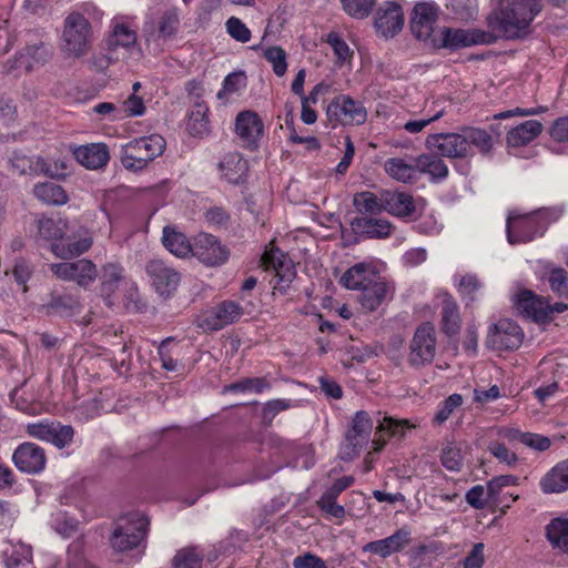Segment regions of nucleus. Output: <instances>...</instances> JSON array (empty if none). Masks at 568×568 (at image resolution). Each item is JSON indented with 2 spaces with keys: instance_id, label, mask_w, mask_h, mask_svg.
<instances>
[{
  "instance_id": "f257e3e1",
  "label": "nucleus",
  "mask_w": 568,
  "mask_h": 568,
  "mask_svg": "<svg viewBox=\"0 0 568 568\" xmlns=\"http://www.w3.org/2000/svg\"><path fill=\"white\" fill-rule=\"evenodd\" d=\"M425 145L428 150L448 159H467L474 155V149L483 155H489L494 148V140L484 129L462 126L458 132L427 135Z\"/></svg>"
},
{
  "instance_id": "f03ea898",
  "label": "nucleus",
  "mask_w": 568,
  "mask_h": 568,
  "mask_svg": "<svg viewBox=\"0 0 568 568\" xmlns=\"http://www.w3.org/2000/svg\"><path fill=\"white\" fill-rule=\"evenodd\" d=\"M541 8L540 0H506L487 17V24L497 40L518 39L528 32Z\"/></svg>"
},
{
  "instance_id": "7ed1b4c3",
  "label": "nucleus",
  "mask_w": 568,
  "mask_h": 568,
  "mask_svg": "<svg viewBox=\"0 0 568 568\" xmlns=\"http://www.w3.org/2000/svg\"><path fill=\"white\" fill-rule=\"evenodd\" d=\"M93 31L90 21L79 12H71L63 22L61 51L68 58L79 59L92 49Z\"/></svg>"
},
{
  "instance_id": "20e7f679",
  "label": "nucleus",
  "mask_w": 568,
  "mask_h": 568,
  "mask_svg": "<svg viewBox=\"0 0 568 568\" xmlns=\"http://www.w3.org/2000/svg\"><path fill=\"white\" fill-rule=\"evenodd\" d=\"M166 142L162 135L151 134L134 139L123 145L122 165L131 171H139L160 156L165 150Z\"/></svg>"
},
{
  "instance_id": "39448f33",
  "label": "nucleus",
  "mask_w": 568,
  "mask_h": 568,
  "mask_svg": "<svg viewBox=\"0 0 568 568\" xmlns=\"http://www.w3.org/2000/svg\"><path fill=\"white\" fill-rule=\"evenodd\" d=\"M328 121L336 126L341 125H361L367 119L366 108L361 101L352 97L341 94L334 98L326 109Z\"/></svg>"
},
{
  "instance_id": "423d86ee",
  "label": "nucleus",
  "mask_w": 568,
  "mask_h": 568,
  "mask_svg": "<svg viewBox=\"0 0 568 568\" xmlns=\"http://www.w3.org/2000/svg\"><path fill=\"white\" fill-rule=\"evenodd\" d=\"M436 354V331L433 324H420L410 341L408 363L413 367H423L430 364Z\"/></svg>"
},
{
  "instance_id": "0eeeda50",
  "label": "nucleus",
  "mask_w": 568,
  "mask_h": 568,
  "mask_svg": "<svg viewBox=\"0 0 568 568\" xmlns=\"http://www.w3.org/2000/svg\"><path fill=\"white\" fill-rule=\"evenodd\" d=\"M560 211L544 209L536 213H530L521 216L509 215L507 219V239L510 244L527 242L532 240L535 232H524L535 227L540 221L549 222L556 220L560 215Z\"/></svg>"
},
{
  "instance_id": "6e6552de",
  "label": "nucleus",
  "mask_w": 568,
  "mask_h": 568,
  "mask_svg": "<svg viewBox=\"0 0 568 568\" xmlns=\"http://www.w3.org/2000/svg\"><path fill=\"white\" fill-rule=\"evenodd\" d=\"M50 270L59 280L75 282L84 288L89 287L98 277L97 265L88 258L53 263L50 265Z\"/></svg>"
},
{
  "instance_id": "1a4fd4ad",
  "label": "nucleus",
  "mask_w": 568,
  "mask_h": 568,
  "mask_svg": "<svg viewBox=\"0 0 568 568\" xmlns=\"http://www.w3.org/2000/svg\"><path fill=\"white\" fill-rule=\"evenodd\" d=\"M523 341L524 332L519 325L511 320L503 318L490 326L486 345L498 351H511L520 347Z\"/></svg>"
},
{
  "instance_id": "9d476101",
  "label": "nucleus",
  "mask_w": 568,
  "mask_h": 568,
  "mask_svg": "<svg viewBox=\"0 0 568 568\" xmlns=\"http://www.w3.org/2000/svg\"><path fill=\"white\" fill-rule=\"evenodd\" d=\"M146 527L148 521L140 517L116 526L110 538L111 547L120 552L138 547L145 537Z\"/></svg>"
},
{
  "instance_id": "9b49d317",
  "label": "nucleus",
  "mask_w": 568,
  "mask_h": 568,
  "mask_svg": "<svg viewBox=\"0 0 568 568\" xmlns=\"http://www.w3.org/2000/svg\"><path fill=\"white\" fill-rule=\"evenodd\" d=\"M192 255L207 266H219L229 260L230 251L216 236L200 233L194 240Z\"/></svg>"
},
{
  "instance_id": "f8f14e48",
  "label": "nucleus",
  "mask_w": 568,
  "mask_h": 568,
  "mask_svg": "<svg viewBox=\"0 0 568 568\" xmlns=\"http://www.w3.org/2000/svg\"><path fill=\"white\" fill-rule=\"evenodd\" d=\"M497 37L489 31L479 29L464 30L445 28L442 31V47L458 49L477 44H493Z\"/></svg>"
},
{
  "instance_id": "ddd939ff",
  "label": "nucleus",
  "mask_w": 568,
  "mask_h": 568,
  "mask_svg": "<svg viewBox=\"0 0 568 568\" xmlns=\"http://www.w3.org/2000/svg\"><path fill=\"white\" fill-rule=\"evenodd\" d=\"M235 133L244 148L254 151L264 134L263 121L254 111H242L235 119Z\"/></svg>"
},
{
  "instance_id": "4468645a",
  "label": "nucleus",
  "mask_w": 568,
  "mask_h": 568,
  "mask_svg": "<svg viewBox=\"0 0 568 568\" xmlns=\"http://www.w3.org/2000/svg\"><path fill=\"white\" fill-rule=\"evenodd\" d=\"M151 284L161 296H170L179 286L180 273L162 260H152L146 264Z\"/></svg>"
},
{
  "instance_id": "2eb2a0df",
  "label": "nucleus",
  "mask_w": 568,
  "mask_h": 568,
  "mask_svg": "<svg viewBox=\"0 0 568 568\" xmlns=\"http://www.w3.org/2000/svg\"><path fill=\"white\" fill-rule=\"evenodd\" d=\"M243 315V307L234 301H223L204 314L201 326L209 331H219L237 322Z\"/></svg>"
},
{
  "instance_id": "dca6fc26",
  "label": "nucleus",
  "mask_w": 568,
  "mask_h": 568,
  "mask_svg": "<svg viewBox=\"0 0 568 568\" xmlns=\"http://www.w3.org/2000/svg\"><path fill=\"white\" fill-rule=\"evenodd\" d=\"M12 462L22 473L39 474L45 467L47 457L40 446L33 443H22L13 452Z\"/></svg>"
},
{
  "instance_id": "f3484780",
  "label": "nucleus",
  "mask_w": 568,
  "mask_h": 568,
  "mask_svg": "<svg viewBox=\"0 0 568 568\" xmlns=\"http://www.w3.org/2000/svg\"><path fill=\"white\" fill-rule=\"evenodd\" d=\"M108 51L110 53L104 60L106 65L113 59H120L118 51L124 50L122 58L125 59L128 55L133 54L136 45V33L124 23L114 24L112 32L106 39Z\"/></svg>"
},
{
  "instance_id": "a211bd4d",
  "label": "nucleus",
  "mask_w": 568,
  "mask_h": 568,
  "mask_svg": "<svg viewBox=\"0 0 568 568\" xmlns=\"http://www.w3.org/2000/svg\"><path fill=\"white\" fill-rule=\"evenodd\" d=\"M438 12L434 4L422 2L414 7L410 18V30L418 40H428L434 31V24L437 21Z\"/></svg>"
},
{
  "instance_id": "6ab92c4d",
  "label": "nucleus",
  "mask_w": 568,
  "mask_h": 568,
  "mask_svg": "<svg viewBox=\"0 0 568 568\" xmlns=\"http://www.w3.org/2000/svg\"><path fill=\"white\" fill-rule=\"evenodd\" d=\"M410 541V530L403 527L384 539L367 542L363 546L362 550L386 558L395 552L402 551Z\"/></svg>"
},
{
  "instance_id": "aec40b11",
  "label": "nucleus",
  "mask_w": 568,
  "mask_h": 568,
  "mask_svg": "<svg viewBox=\"0 0 568 568\" xmlns=\"http://www.w3.org/2000/svg\"><path fill=\"white\" fill-rule=\"evenodd\" d=\"M404 26V13L399 4L388 2L385 7L377 10L375 16V27L385 38H393Z\"/></svg>"
},
{
  "instance_id": "412c9836",
  "label": "nucleus",
  "mask_w": 568,
  "mask_h": 568,
  "mask_svg": "<svg viewBox=\"0 0 568 568\" xmlns=\"http://www.w3.org/2000/svg\"><path fill=\"white\" fill-rule=\"evenodd\" d=\"M349 224L355 234L365 239H387L394 231V225L384 217L355 216Z\"/></svg>"
},
{
  "instance_id": "4be33fe9",
  "label": "nucleus",
  "mask_w": 568,
  "mask_h": 568,
  "mask_svg": "<svg viewBox=\"0 0 568 568\" xmlns=\"http://www.w3.org/2000/svg\"><path fill=\"white\" fill-rule=\"evenodd\" d=\"M517 312L537 323H544L549 320V310L547 302L534 294L531 291L525 290L517 295L515 302Z\"/></svg>"
},
{
  "instance_id": "5701e85b",
  "label": "nucleus",
  "mask_w": 568,
  "mask_h": 568,
  "mask_svg": "<svg viewBox=\"0 0 568 568\" xmlns=\"http://www.w3.org/2000/svg\"><path fill=\"white\" fill-rule=\"evenodd\" d=\"M384 212L397 217L413 216L416 211L415 200L406 192L383 190Z\"/></svg>"
},
{
  "instance_id": "b1692460",
  "label": "nucleus",
  "mask_w": 568,
  "mask_h": 568,
  "mask_svg": "<svg viewBox=\"0 0 568 568\" xmlns=\"http://www.w3.org/2000/svg\"><path fill=\"white\" fill-rule=\"evenodd\" d=\"M373 429V420L365 410L355 413L352 428L346 433L347 447H351L354 454L367 444L369 434Z\"/></svg>"
},
{
  "instance_id": "393cba45",
  "label": "nucleus",
  "mask_w": 568,
  "mask_h": 568,
  "mask_svg": "<svg viewBox=\"0 0 568 568\" xmlns=\"http://www.w3.org/2000/svg\"><path fill=\"white\" fill-rule=\"evenodd\" d=\"M75 160L87 169L97 170L110 160L109 149L104 143L80 145L73 151Z\"/></svg>"
},
{
  "instance_id": "a878e982",
  "label": "nucleus",
  "mask_w": 568,
  "mask_h": 568,
  "mask_svg": "<svg viewBox=\"0 0 568 568\" xmlns=\"http://www.w3.org/2000/svg\"><path fill=\"white\" fill-rule=\"evenodd\" d=\"M389 293V285L377 275L362 290L359 303L366 312H374L388 297Z\"/></svg>"
},
{
  "instance_id": "bb28decb",
  "label": "nucleus",
  "mask_w": 568,
  "mask_h": 568,
  "mask_svg": "<svg viewBox=\"0 0 568 568\" xmlns=\"http://www.w3.org/2000/svg\"><path fill=\"white\" fill-rule=\"evenodd\" d=\"M415 163L416 174H426L432 182H440L448 176V166L437 152L422 153L415 158Z\"/></svg>"
},
{
  "instance_id": "cd10ccee",
  "label": "nucleus",
  "mask_w": 568,
  "mask_h": 568,
  "mask_svg": "<svg viewBox=\"0 0 568 568\" xmlns=\"http://www.w3.org/2000/svg\"><path fill=\"white\" fill-rule=\"evenodd\" d=\"M223 178L232 184H240L246 180L248 164L237 152L227 153L219 163Z\"/></svg>"
},
{
  "instance_id": "c85d7f7f",
  "label": "nucleus",
  "mask_w": 568,
  "mask_h": 568,
  "mask_svg": "<svg viewBox=\"0 0 568 568\" xmlns=\"http://www.w3.org/2000/svg\"><path fill=\"white\" fill-rule=\"evenodd\" d=\"M162 243L170 253L178 257L184 258L193 254L194 243L191 244L185 234L174 226L163 227Z\"/></svg>"
},
{
  "instance_id": "c756f323",
  "label": "nucleus",
  "mask_w": 568,
  "mask_h": 568,
  "mask_svg": "<svg viewBox=\"0 0 568 568\" xmlns=\"http://www.w3.org/2000/svg\"><path fill=\"white\" fill-rule=\"evenodd\" d=\"M541 132V122L538 120H527L507 133L506 142L510 148L524 146L534 141Z\"/></svg>"
},
{
  "instance_id": "7c9ffc66",
  "label": "nucleus",
  "mask_w": 568,
  "mask_h": 568,
  "mask_svg": "<svg viewBox=\"0 0 568 568\" xmlns=\"http://www.w3.org/2000/svg\"><path fill=\"white\" fill-rule=\"evenodd\" d=\"M100 293L108 305H111V297L123 278V267L119 263H106L102 266L100 274Z\"/></svg>"
},
{
  "instance_id": "2f4dec72",
  "label": "nucleus",
  "mask_w": 568,
  "mask_h": 568,
  "mask_svg": "<svg viewBox=\"0 0 568 568\" xmlns=\"http://www.w3.org/2000/svg\"><path fill=\"white\" fill-rule=\"evenodd\" d=\"M92 244V235L88 230H84L83 234L78 240L69 241L68 243H52L51 251L57 257L69 260L88 252Z\"/></svg>"
},
{
  "instance_id": "473e14b6",
  "label": "nucleus",
  "mask_w": 568,
  "mask_h": 568,
  "mask_svg": "<svg viewBox=\"0 0 568 568\" xmlns=\"http://www.w3.org/2000/svg\"><path fill=\"white\" fill-rule=\"evenodd\" d=\"M541 490L546 494L568 490V459L555 465L540 480Z\"/></svg>"
},
{
  "instance_id": "72a5a7b5",
  "label": "nucleus",
  "mask_w": 568,
  "mask_h": 568,
  "mask_svg": "<svg viewBox=\"0 0 568 568\" xmlns=\"http://www.w3.org/2000/svg\"><path fill=\"white\" fill-rule=\"evenodd\" d=\"M50 50L44 43L27 47L16 58L17 68L31 71L34 65L43 64L50 59Z\"/></svg>"
},
{
  "instance_id": "f704fd0d",
  "label": "nucleus",
  "mask_w": 568,
  "mask_h": 568,
  "mask_svg": "<svg viewBox=\"0 0 568 568\" xmlns=\"http://www.w3.org/2000/svg\"><path fill=\"white\" fill-rule=\"evenodd\" d=\"M383 190L378 193L363 191L353 196V206L359 216H368L384 212Z\"/></svg>"
},
{
  "instance_id": "c9c22d12",
  "label": "nucleus",
  "mask_w": 568,
  "mask_h": 568,
  "mask_svg": "<svg viewBox=\"0 0 568 568\" xmlns=\"http://www.w3.org/2000/svg\"><path fill=\"white\" fill-rule=\"evenodd\" d=\"M407 427V420L397 422L390 417H384L376 427V437L373 439L374 450L379 452L389 437H403Z\"/></svg>"
},
{
  "instance_id": "e433bc0d",
  "label": "nucleus",
  "mask_w": 568,
  "mask_h": 568,
  "mask_svg": "<svg viewBox=\"0 0 568 568\" xmlns=\"http://www.w3.org/2000/svg\"><path fill=\"white\" fill-rule=\"evenodd\" d=\"M34 196L47 205H64L69 201V195L65 190L55 183L43 182L38 183L33 187Z\"/></svg>"
},
{
  "instance_id": "4c0bfd02",
  "label": "nucleus",
  "mask_w": 568,
  "mask_h": 568,
  "mask_svg": "<svg viewBox=\"0 0 568 568\" xmlns=\"http://www.w3.org/2000/svg\"><path fill=\"white\" fill-rule=\"evenodd\" d=\"M48 314L60 316H74L81 313L80 301L70 294L52 295L49 303L43 306Z\"/></svg>"
},
{
  "instance_id": "58836bf2",
  "label": "nucleus",
  "mask_w": 568,
  "mask_h": 568,
  "mask_svg": "<svg viewBox=\"0 0 568 568\" xmlns=\"http://www.w3.org/2000/svg\"><path fill=\"white\" fill-rule=\"evenodd\" d=\"M376 276L377 274L368 272L364 263H358L342 275L341 283L348 290L362 291Z\"/></svg>"
},
{
  "instance_id": "ea45409f",
  "label": "nucleus",
  "mask_w": 568,
  "mask_h": 568,
  "mask_svg": "<svg viewBox=\"0 0 568 568\" xmlns=\"http://www.w3.org/2000/svg\"><path fill=\"white\" fill-rule=\"evenodd\" d=\"M546 536L555 549L568 554V518H555L546 527Z\"/></svg>"
},
{
  "instance_id": "a19ab883",
  "label": "nucleus",
  "mask_w": 568,
  "mask_h": 568,
  "mask_svg": "<svg viewBox=\"0 0 568 568\" xmlns=\"http://www.w3.org/2000/svg\"><path fill=\"white\" fill-rule=\"evenodd\" d=\"M385 171L393 179L407 183L417 179L415 161L409 164L399 158H390L385 162Z\"/></svg>"
},
{
  "instance_id": "79ce46f5",
  "label": "nucleus",
  "mask_w": 568,
  "mask_h": 568,
  "mask_svg": "<svg viewBox=\"0 0 568 568\" xmlns=\"http://www.w3.org/2000/svg\"><path fill=\"white\" fill-rule=\"evenodd\" d=\"M209 108L204 102H196L193 110L190 112L189 120L186 123L187 131L193 136H203L210 131Z\"/></svg>"
},
{
  "instance_id": "37998d69",
  "label": "nucleus",
  "mask_w": 568,
  "mask_h": 568,
  "mask_svg": "<svg viewBox=\"0 0 568 568\" xmlns=\"http://www.w3.org/2000/svg\"><path fill=\"white\" fill-rule=\"evenodd\" d=\"M465 444L448 440L443 445L440 460L443 466L450 471H459L463 467Z\"/></svg>"
},
{
  "instance_id": "c03bdc74",
  "label": "nucleus",
  "mask_w": 568,
  "mask_h": 568,
  "mask_svg": "<svg viewBox=\"0 0 568 568\" xmlns=\"http://www.w3.org/2000/svg\"><path fill=\"white\" fill-rule=\"evenodd\" d=\"M67 224L62 220H54L51 217H43L38 221V234L45 241H54L59 243L65 234Z\"/></svg>"
},
{
  "instance_id": "a18cd8bd",
  "label": "nucleus",
  "mask_w": 568,
  "mask_h": 568,
  "mask_svg": "<svg viewBox=\"0 0 568 568\" xmlns=\"http://www.w3.org/2000/svg\"><path fill=\"white\" fill-rule=\"evenodd\" d=\"M203 552L196 547H185L176 552L173 558L174 568H201Z\"/></svg>"
},
{
  "instance_id": "49530a36",
  "label": "nucleus",
  "mask_w": 568,
  "mask_h": 568,
  "mask_svg": "<svg viewBox=\"0 0 568 568\" xmlns=\"http://www.w3.org/2000/svg\"><path fill=\"white\" fill-rule=\"evenodd\" d=\"M4 557L7 568H18L32 561V548L27 544L18 542L12 546L10 552H4Z\"/></svg>"
},
{
  "instance_id": "de8ad7c7",
  "label": "nucleus",
  "mask_w": 568,
  "mask_h": 568,
  "mask_svg": "<svg viewBox=\"0 0 568 568\" xmlns=\"http://www.w3.org/2000/svg\"><path fill=\"white\" fill-rule=\"evenodd\" d=\"M459 313L455 303L446 301L442 312V329L448 336H454L459 331Z\"/></svg>"
},
{
  "instance_id": "09e8293b",
  "label": "nucleus",
  "mask_w": 568,
  "mask_h": 568,
  "mask_svg": "<svg viewBox=\"0 0 568 568\" xmlns=\"http://www.w3.org/2000/svg\"><path fill=\"white\" fill-rule=\"evenodd\" d=\"M550 290L559 297L568 300V272L562 267H551L547 276Z\"/></svg>"
},
{
  "instance_id": "8fccbe9b",
  "label": "nucleus",
  "mask_w": 568,
  "mask_h": 568,
  "mask_svg": "<svg viewBox=\"0 0 568 568\" xmlns=\"http://www.w3.org/2000/svg\"><path fill=\"white\" fill-rule=\"evenodd\" d=\"M38 175L43 174L52 179H61L67 175V163L62 160L47 161L43 158H37Z\"/></svg>"
},
{
  "instance_id": "3c124183",
  "label": "nucleus",
  "mask_w": 568,
  "mask_h": 568,
  "mask_svg": "<svg viewBox=\"0 0 568 568\" xmlns=\"http://www.w3.org/2000/svg\"><path fill=\"white\" fill-rule=\"evenodd\" d=\"M263 55L272 64L273 71L277 77L285 74L287 70L286 52L282 47H268L264 50Z\"/></svg>"
},
{
  "instance_id": "603ef678",
  "label": "nucleus",
  "mask_w": 568,
  "mask_h": 568,
  "mask_svg": "<svg viewBox=\"0 0 568 568\" xmlns=\"http://www.w3.org/2000/svg\"><path fill=\"white\" fill-rule=\"evenodd\" d=\"M180 19L174 10L166 11L158 22L159 37L162 39L173 38L179 29Z\"/></svg>"
},
{
  "instance_id": "864d4df0",
  "label": "nucleus",
  "mask_w": 568,
  "mask_h": 568,
  "mask_svg": "<svg viewBox=\"0 0 568 568\" xmlns=\"http://www.w3.org/2000/svg\"><path fill=\"white\" fill-rule=\"evenodd\" d=\"M50 434L51 435H49L48 443H51L61 449L72 442L74 430L70 425H59L52 423Z\"/></svg>"
},
{
  "instance_id": "5fc2aeb1",
  "label": "nucleus",
  "mask_w": 568,
  "mask_h": 568,
  "mask_svg": "<svg viewBox=\"0 0 568 568\" xmlns=\"http://www.w3.org/2000/svg\"><path fill=\"white\" fill-rule=\"evenodd\" d=\"M296 276L295 267L290 257L284 258L283 267H278L275 271V277L277 278L274 284V290L278 292H285L288 285L293 282Z\"/></svg>"
},
{
  "instance_id": "6e6d98bb",
  "label": "nucleus",
  "mask_w": 568,
  "mask_h": 568,
  "mask_svg": "<svg viewBox=\"0 0 568 568\" xmlns=\"http://www.w3.org/2000/svg\"><path fill=\"white\" fill-rule=\"evenodd\" d=\"M344 10L352 17L363 19L367 17L376 0H341Z\"/></svg>"
},
{
  "instance_id": "4d7b16f0",
  "label": "nucleus",
  "mask_w": 568,
  "mask_h": 568,
  "mask_svg": "<svg viewBox=\"0 0 568 568\" xmlns=\"http://www.w3.org/2000/svg\"><path fill=\"white\" fill-rule=\"evenodd\" d=\"M10 164L14 172L19 174L38 175L37 159L33 160L24 154L14 152L10 158Z\"/></svg>"
},
{
  "instance_id": "13d9d810",
  "label": "nucleus",
  "mask_w": 568,
  "mask_h": 568,
  "mask_svg": "<svg viewBox=\"0 0 568 568\" xmlns=\"http://www.w3.org/2000/svg\"><path fill=\"white\" fill-rule=\"evenodd\" d=\"M266 388H270V383L264 377L244 378L226 387L231 392L254 390L257 394Z\"/></svg>"
},
{
  "instance_id": "bf43d9fd",
  "label": "nucleus",
  "mask_w": 568,
  "mask_h": 568,
  "mask_svg": "<svg viewBox=\"0 0 568 568\" xmlns=\"http://www.w3.org/2000/svg\"><path fill=\"white\" fill-rule=\"evenodd\" d=\"M326 42L332 47L335 55L337 57L338 63L342 64L352 58L353 51L348 44L338 36V33L329 32L327 34Z\"/></svg>"
},
{
  "instance_id": "052dcab7",
  "label": "nucleus",
  "mask_w": 568,
  "mask_h": 568,
  "mask_svg": "<svg viewBox=\"0 0 568 568\" xmlns=\"http://www.w3.org/2000/svg\"><path fill=\"white\" fill-rule=\"evenodd\" d=\"M463 404V396L459 394H453L448 396L442 404L434 417V422L437 424L445 423L453 412Z\"/></svg>"
},
{
  "instance_id": "680f3d73",
  "label": "nucleus",
  "mask_w": 568,
  "mask_h": 568,
  "mask_svg": "<svg viewBox=\"0 0 568 568\" xmlns=\"http://www.w3.org/2000/svg\"><path fill=\"white\" fill-rule=\"evenodd\" d=\"M487 449L500 463H505L508 466H515L518 460L517 455L508 449L503 443L491 442Z\"/></svg>"
},
{
  "instance_id": "e2e57ef3",
  "label": "nucleus",
  "mask_w": 568,
  "mask_h": 568,
  "mask_svg": "<svg viewBox=\"0 0 568 568\" xmlns=\"http://www.w3.org/2000/svg\"><path fill=\"white\" fill-rule=\"evenodd\" d=\"M226 30L236 41L245 43L251 39L250 29L239 18H229L226 21Z\"/></svg>"
},
{
  "instance_id": "0e129e2a",
  "label": "nucleus",
  "mask_w": 568,
  "mask_h": 568,
  "mask_svg": "<svg viewBox=\"0 0 568 568\" xmlns=\"http://www.w3.org/2000/svg\"><path fill=\"white\" fill-rule=\"evenodd\" d=\"M291 407L290 400L285 399H273L267 402L262 409V420L265 425H271L274 417L283 410Z\"/></svg>"
},
{
  "instance_id": "69168bd1",
  "label": "nucleus",
  "mask_w": 568,
  "mask_h": 568,
  "mask_svg": "<svg viewBox=\"0 0 568 568\" xmlns=\"http://www.w3.org/2000/svg\"><path fill=\"white\" fill-rule=\"evenodd\" d=\"M450 7L462 20L473 19L477 13V0H450Z\"/></svg>"
},
{
  "instance_id": "338daca9",
  "label": "nucleus",
  "mask_w": 568,
  "mask_h": 568,
  "mask_svg": "<svg viewBox=\"0 0 568 568\" xmlns=\"http://www.w3.org/2000/svg\"><path fill=\"white\" fill-rule=\"evenodd\" d=\"M549 135L558 143H568V115L554 121L549 129Z\"/></svg>"
},
{
  "instance_id": "774afa93",
  "label": "nucleus",
  "mask_w": 568,
  "mask_h": 568,
  "mask_svg": "<svg viewBox=\"0 0 568 568\" xmlns=\"http://www.w3.org/2000/svg\"><path fill=\"white\" fill-rule=\"evenodd\" d=\"M294 568H327L326 562L318 556L305 552L293 559Z\"/></svg>"
}]
</instances>
